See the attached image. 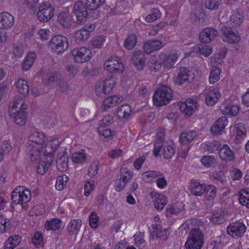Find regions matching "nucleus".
Here are the masks:
<instances>
[{
  "instance_id": "nucleus-1",
  "label": "nucleus",
  "mask_w": 249,
  "mask_h": 249,
  "mask_svg": "<svg viewBox=\"0 0 249 249\" xmlns=\"http://www.w3.org/2000/svg\"><path fill=\"white\" fill-rule=\"evenodd\" d=\"M47 140V137L42 132L35 131L30 134L26 144V152L31 160L37 163L41 161L43 145Z\"/></svg>"
},
{
  "instance_id": "nucleus-2",
  "label": "nucleus",
  "mask_w": 249,
  "mask_h": 249,
  "mask_svg": "<svg viewBox=\"0 0 249 249\" xmlns=\"http://www.w3.org/2000/svg\"><path fill=\"white\" fill-rule=\"evenodd\" d=\"M60 142L58 138L55 137H47V140L43 145V150L42 155L45 156L46 161H43L41 158V161L38 162L37 170L39 174L43 175L47 171L49 167L53 162L52 156L53 153L59 147Z\"/></svg>"
},
{
  "instance_id": "nucleus-3",
  "label": "nucleus",
  "mask_w": 249,
  "mask_h": 249,
  "mask_svg": "<svg viewBox=\"0 0 249 249\" xmlns=\"http://www.w3.org/2000/svg\"><path fill=\"white\" fill-rule=\"evenodd\" d=\"M27 106L22 98H16L9 109L10 117L16 124L22 126L27 120L26 109Z\"/></svg>"
},
{
  "instance_id": "nucleus-4",
  "label": "nucleus",
  "mask_w": 249,
  "mask_h": 249,
  "mask_svg": "<svg viewBox=\"0 0 249 249\" xmlns=\"http://www.w3.org/2000/svg\"><path fill=\"white\" fill-rule=\"evenodd\" d=\"M173 98V92L168 86L160 85L153 96V104L157 107L167 105Z\"/></svg>"
},
{
  "instance_id": "nucleus-5",
  "label": "nucleus",
  "mask_w": 249,
  "mask_h": 249,
  "mask_svg": "<svg viewBox=\"0 0 249 249\" xmlns=\"http://www.w3.org/2000/svg\"><path fill=\"white\" fill-rule=\"evenodd\" d=\"M163 157L166 159L171 158L175 153L174 143L171 140L162 142L161 140L155 142L153 153L155 157L159 155L161 148Z\"/></svg>"
},
{
  "instance_id": "nucleus-6",
  "label": "nucleus",
  "mask_w": 249,
  "mask_h": 249,
  "mask_svg": "<svg viewBox=\"0 0 249 249\" xmlns=\"http://www.w3.org/2000/svg\"><path fill=\"white\" fill-rule=\"evenodd\" d=\"M195 71L197 72L196 70L190 71L185 67L178 68L173 77L175 83L181 86L187 82L193 81L195 79Z\"/></svg>"
},
{
  "instance_id": "nucleus-7",
  "label": "nucleus",
  "mask_w": 249,
  "mask_h": 249,
  "mask_svg": "<svg viewBox=\"0 0 249 249\" xmlns=\"http://www.w3.org/2000/svg\"><path fill=\"white\" fill-rule=\"evenodd\" d=\"M11 197L14 204L23 205L30 201L31 193L30 190L24 186H19L12 191Z\"/></svg>"
},
{
  "instance_id": "nucleus-8",
  "label": "nucleus",
  "mask_w": 249,
  "mask_h": 249,
  "mask_svg": "<svg viewBox=\"0 0 249 249\" xmlns=\"http://www.w3.org/2000/svg\"><path fill=\"white\" fill-rule=\"evenodd\" d=\"M204 244V236L200 231H190L185 243L186 249H201Z\"/></svg>"
},
{
  "instance_id": "nucleus-9",
  "label": "nucleus",
  "mask_w": 249,
  "mask_h": 249,
  "mask_svg": "<svg viewBox=\"0 0 249 249\" xmlns=\"http://www.w3.org/2000/svg\"><path fill=\"white\" fill-rule=\"evenodd\" d=\"M180 52L178 50H174L167 54L164 52H161L159 54V58L162 62L163 68L166 71H168L175 67L180 55Z\"/></svg>"
},
{
  "instance_id": "nucleus-10",
  "label": "nucleus",
  "mask_w": 249,
  "mask_h": 249,
  "mask_svg": "<svg viewBox=\"0 0 249 249\" xmlns=\"http://www.w3.org/2000/svg\"><path fill=\"white\" fill-rule=\"evenodd\" d=\"M116 84L115 79L112 77H108L99 80L95 88V92L98 96L109 94Z\"/></svg>"
},
{
  "instance_id": "nucleus-11",
  "label": "nucleus",
  "mask_w": 249,
  "mask_h": 249,
  "mask_svg": "<svg viewBox=\"0 0 249 249\" xmlns=\"http://www.w3.org/2000/svg\"><path fill=\"white\" fill-rule=\"evenodd\" d=\"M104 69L110 73H122L124 71V67L121 59L117 56H111L104 64Z\"/></svg>"
},
{
  "instance_id": "nucleus-12",
  "label": "nucleus",
  "mask_w": 249,
  "mask_h": 249,
  "mask_svg": "<svg viewBox=\"0 0 249 249\" xmlns=\"http://www.w3.org/2000/svg\"><path fill=\"white\" fill-rule=\"evenodd\" d=\"M239 101L235 96H231L224 100V108L222 111L223 114L230 116H236L239 112Z\"/></svg>"
},
{
  "instance_id": "nucleus-13",
  "label": "nucleus",
  "mask_w": 249,
  "mask_h": 249,
  "mask_svg": "<svg viewBox=\"0 0 249 249\" xmlns=\"http://www.w3.org/2000/svg\"><path fill=\"white\" fill-rule=\"evenodd\" d=\"M71 54L76 63H85L89 61L92 56L91 51L85 47L75 48L71 51Z\"/></svg>"
},
{
  "instance_id": "nucleus-14",
  "label": "nucleus",
  "mask_w": 249,
  "mask_h": 249,
  "mask_svg": "<svg viewBox=\"0 0 249 249\" xmlns=\"http://www.w3.org/2000/svg\"><path fill=\"white\" fill-rule=\"evenodd\" d=\"M50 45L51 49L57 53H63L68 47L67 38L62 36H56L52 38Z\"/></svg>"
},
{
  "instance_id": "nucleus-15",
  "label": "nucleus",
  "mask_w": 249,
  "mask_h": 249,
  "mask_svg": "<svg viewBox=\"0 0 249 249\" xmlns=\"http://www.w3.org/2000/svg\"><path fill=\"white\" fill-rule=\"evenodd\" d=\"M202 94L204 97L205 103L209 106L214 105L221 96L219 89L213 87L206 88Z\"/></svg>"
},
{
  "instance_id": "nucleus-16",
  "label": "nucleus",
  "mask_w": 249,
  "mask_h": 249,
  "mask_svg": "<svg viewBox=\"0 0 249 249\" xmlns=\"http://www.w3.org/2000/svg\"><path fill=\"white\" fill-rule=\"evenodd\" d=\"M54 9L49 3H43L39 7L37 13L38 19L41 22H47L50 20L53 16Z\"/></svg>"
},
{
  "instance_id": "nucleus-17",
  "label": "nucleus",
  "mask_w": 249,
  "mask_h": 249,
  "mask_svg": "<svg viewBox=\"0 0 249 249\" xmlns=\"http://www.w3.org/2000/svg\"><path fill=\"white\" fill-rule=\"evenodd\" d=\"M222 39L226 43L229 44H236L238 43L241 37L237 32L228 27H224L221 29Z\"/></svg>"
},
{
  "instance_id": "nucleus-18",
  "label": "nucleus",
  "mask_w": 249,
  "mask_h": 249,
  "mask_svg": "<svg viewBox=\"0 0 249 249\" xmlns=\"http://www.w3.org/2000/svg\"><path fill=\"white\" fill-rule=\"evenodd\" d=\"M247 228L242 223L237 222L230 224L227 228V233L233 238L242 236L246 231Z\"/></svg>"
},
{
  "instance_id": "nucleus-19",
  "label": "nucleus",
  "mask_w": 249,
  "mask_h": 249,
  "mask_svg": "<svg viewBox=\"0 0 249 249\" xmlns=\"http://www.w3.org/2000/svg\"><path fill=\"white\" fill-rule=\"evenodd\" d=\"M180 111L185 116L190 117L195 112L196 106L197 102L195 100L191 99L186 100L184 102L178 103Z\"/></svg>"
},
{
  "instance_id": "nucleus-20",
  "label": "nucleus",
  "mask_w": 249,
  "mask_h": 249,
  "mask_svg": "<svg viewBox=\"0 0 249 249\" xmlns=\"http://www.w3.org/2000/svg\"><path fill=\"white\" fill-rule=\"evenodd\" d=\"M219 156L222 161L227 162L233 161L235 159L234 152L227 144H224L220 147L219 150Z\"/></svg>"
},
{
  "instance_id": "nucleus-21",
  "label": "nucleus",
  "mask_w": 249,
  "mask_h": 249,
  "mask_svg": "<svg viewBox=\"0 0 249 249\" xmlns=\"http://www.w3.org/2000/svg\"><path fill=\"white\" fill-rule=\"evenodd\" d=\"M164 46L161 41L157 39H151L146 41L143 45V51L147 54H150L155 51H158Z\"/></svg>"
},
{
  "instance_id": "nucleus-22",
  "label": "nucleus",
  "mask_w": 249,
  "mask_h": 249,
  "mask_svg": "<svg viewBox=\"0 0 249 249\" xmlns=\"http://www.w3.org/2000/svg\"><path fill=\"white\" fill-rule=\"evenodd\" d=\"M228 120L225 117L218 118L212 125L211 128V132L213 135H221L225 128L228 125Z\"/></svg>"
},
{
  "instance_id": "nucleus-23",
  "label": "nucleus",
  "mask_w": 249,
  "mask_h": 249,
  "mask_svg": "<svg viewBox=\"0 0 249 249\" xmlns=\"http://www.w3.org/2000/svg\"><path fill=\"white\" fill-rule=\"evenodd\" d=\"M150 195L154 201V207L157 210H162L167 204V199L164 195L155 192H151Z\"/></svg>"
},
{
  "instance_id": "nucleus-24",
  "label": "nucleus",
  "mask_w": 249,
  "mask_h": 249,
  "mask_svg": "<svg viewBox=\"0 0 249 249\" xmlns=\"http://www.w3.org/2000/svg\"><path fill=\"white\" fill-rule=\"evenodd\" d=\"M131 61L138 70H142L144 68L145 64V55L142 51H136L132 56Z\"/></svg>"
},
{
  "instance_id": "nucleus-25",
  "label": "nucleus",
  "mask_w": 249,
  "mask_h": 249,
  "mask_svg": "<svg viewBox=\"0 0 249 249\" xmlns=\"http://www.w3.org/2000/svg\"><path fill=\"white\" fill-rule=\"evenodd\" d=\"M184 230H190V231H200L203 227V223L201 221L196 218H191L186 220L182 224Z\"/></svg>"
},
{
  "instance_id": "nucleus-26",
  "label": "nucleus",
  "mask_w": 249,
  "mask_h": 249,
  "mask_svg": "<svg viewBox=\"0 0 249 249\" xmlns=\"http://www.w3.org/2000/svg\"><path fill=\"white\" fill-rule=\"evenodd\" d=\"M14 22V17L10 13L4 12L0 14V27L2 29H10Z\"/></svg>"
},
{
  "instance_id": "nucleus-27",
  "label": "nucleus",
  "mask_w": 249,
  "mask_h": 249,
  "mask_svg": "<svg viewBox=\"0 0 249 249\" xmlns=\"http://www.w3.org/2000/svg\"><path fill=\"white\" fill-rule=\"evenodd\" d=\"M73 12L79 22H84L87 16V11L84 3L77 1L73 6Z\"/></svg>"
},
{
  "instance_id": "nucleus-28",
  "label": "nucleus",
  "mask_w": 249,
  "mask_h": 249,
  "mask_svg": "<svg viewBox=\"0 0 249 249\" xmlns=\"http://www.w3.org/2000/svg\"><path fill=\"white\" fill-rule=\"evenodd\" d=\"M124 100L121 96L112 95L105 98L102 103V107L104 110H107L110 108L116 106Z\"/></svg>"
},
{
  "instance_id": "nucleus-29",
  "label": "nucleus",
  "mask_w": 249,
  "mask_h": 249,
  "mask_svg": "<svg viewBox=\"0 0 249 249\" xmlns=\"http://www.w3.org/2000/svg\"><path fill=\"white\" fill-rule=\"evenodd\" d=\"M217 35V32L211 28H207L202 30L199 35V39L201 42L209 43Z\"/></svg>"
},
{
  "instance_id": "nucleus-30",
  "label": "nucleus",
  "mask_w": 249,
  "mask_h": 249,
  "mask_svg": "<svg viewBox=\"0 0 249 249\" xmlns=\"http://www.w3.org/2000/svg\"><path fill=\"white\" fill-rule=\"evenodd\" d=\"M132 113L131 107L128 104H124L117 108L116 115L120 120L128 119Z\"/></svg>"
},
{
  "instance_id": "nucleus-31",
  "label": "nucleus",
  "mask_w": 249,
  "mask_h": 249,
  "mask_svg": "<svg viewBox=\"0 0 249 249\" xmlns=\"http://www.w3.org/2000/svg\"><path fill=\"white\" fill-rule=\"evenodd\" d=\"M188 189L192 195L195 196H201L206 191V187L204 184L194 180L190 182Z\"/></svg>"
},
{
  "instance_id": "nucleus-32",
  "label": "nucleus",
  "mask_w": 249,
  "mask_h": 249,
  "mask_svg": "<svg viewBox=\"0 0 249 249\" xmlns=\"http://www.w3.org/2000/svg\"><path fill=\"white\" fill-rule=\"evenodd\" d=\"M233 128L235 134V141L237 143H240L246 137V128L242 123L235 124Z\"/></svg>"
},
{
  "instance_id": "nucleus-33",
  "label": "nucleus",
  "mask_w": 249,
  "mask_h": 249,
  "mask_svg": "<svg viewBox=\"0 0 249 249\" xmlns=\"http://www.w3.org/2000/svg\"><path fill=\"white\" fill-rule=\"evenodd\" d=\"M15 86L18 92L23 97H25L28 95L29 87L25 79L22 78L18 79L15 83Z\"/></svg>"
},
{
  "instance_id": "nucleus-34",
  "label": "nucleus",
  "mask_w": 249,
  "mask_h": 249,
  "mask_svg": "<svg viewBox=\"0 0 249 249\" xmlns=\"http://www.w3.org/2000/svg\"><path fill=\"white\" fill-rule=\"evenodd\" d=\"M67 152L65 149L59 153L56 160L58 169L61 172H64L68 168Z\"/></svg>"
},
{
  "instance_id": "nucleus-35",
  "label": "nucleus",
  "mask_w": 249,
  "mask_h": 249,
  "mask_svg": "<svg viewBox=\"0 0 249 249\" xmlns=\"http://www.w3.org/2000/svg\"><path fill=\"white\" fill-rule=\"evenodd\" d=\"M82 226V221L80 219H73L68 224L67 229L69 233L71 235L76 236L80 231Z\"/></svg>"
},
{
  "instance_id": "nucleus-36",
  "label": "nucleus",
  "mask_w": 249,
  "mask_h": 249,
  "mask_svg": "<svg viewBox=\"0 0 249 249\" xmlns=\"http://www.w3.org/2000/svg\"><path fill=\"white\" fill-rule=\"evenodd\" d=\"M244 19V16L242 11H233L230 19V24L233 27L238 26L242 23Z\"/></svg>"
},
{
  "instance_id": "nucleus-37",
  "label": "nucleus",
  "mask_w": 249,
  "mask_h": 249,
  "mask_svg": "<svg viewBox=\"0 0 249 249\" xmlns=\"http://www.w3.org/2000/svg\"><path fill=\"white\" fill-rule=\"evenodd\" d=\"M36 57V55L34 52H29L22 61V69L24 71L29 70L34 64Z\"/></svg>"
},
{
  "instance_id": "nucleus-38",
  "label": "nucleus",
  "mask_w": 249,
  "mask_h": 249,
  "mask_svg": "<svg viewBox=\"0 0 249 249\" xmlns=\"http://www.w3.org/2000/svg\"><path fill=\"white\" fill-rule=\"evenodd\" d=\"M197 136L196 131L190 130L185 131L180 134L179 142L183 144L190 143Z\"/></svg>"
},
{
  "instance_id": "nucleus-39",
  "label": "nucleus",
  "mask_w": 249,
  "mask_h": 249,
  "mask_svg": "<svg viewBox=\"0 0 249 249\" xmlns=\"http://www.w3.org/2000/svg\"><path fill=\"white\" fill-rule=\"evenodd\" d=\"M201 146L206 151L210 153H213L217 150H219L221 144L219 142L213 140L212 141H206L202 143Z\"/></svg>"
},
{
  "instance_id": "nucleus-40",
  "label": "nucleus",
  "mask_w": 249,
  "mask_h": 249,
  "mask_svg": "<svg viewBox=\"0 0 249 249\" xmlns=\"http://www.w3.org/2000/svg\"><path fill=\"white\" fill-rule=\"evenodd\" d=\"M57 20L60 24L66 28L70 27L72 23L71 17L68 12L60 13L58 16Z\"/></svg>"
},
{
  "instance_id": "nucleus-41",
  "label": "nucleus",
  "mask_w": 249,
  "mask_h": 249,
  "mask_svg": "<svg viewBox=\"0 0 249 249\" xmlns=\"http://www.w3.org/2000/svg\"><path fill=\"white\" fill-rule=\"evenodd\" d=\"M221 72L222 70L217 66L213 67L210 72L209 76V83L213 85L217 83L220 79Z\"/></svg>"
},
{
  "instance_id": "nucleus-42",
  "label": "nucleus",
  "mask_w": 249,
  "mask_h": 249,
  "mask_svg": "<svg viewBox=\"0 0 249 249\" xmlns=\"http://www.w3.org/2000/svg\"><path fill=\"white\" fill-rule=\"evenodd\" d=\"M21 241V237L13 235L9 237L4 244V249H14Z\"/></svg>"
},
{
  "instance_id": "nucleus-43",
  "label": "nucleus",
  "mask_w": 249,
  "mask_h": 249,
  "mask_svg": "<svg viewBox=\"0 0 249 249\" xmlns=\"http://www.w3.org/2000/svg\"><path fill=\"white\" fill-rule=\"evenodd\" d=\"M62 225V221L58 218H52L46 221L45 228L47 230L55 231L59 229Z\"/></svg>"
},
{
  "instance_id": "nucleus-44",
  "label": "nucleus",
  "mask_w": 249,
  "mask_h": 249,
  "mask_svg": "<svg viewBox=\"0 0 249 249\" xmlns=\"http://www.w3.org/2000/svg\"><path fill=\"white\" fill-rule=\"evenodd\" d=\"M202 165L206 168L214 167L217 163L216 158L213 155L204 156L201 159Z\"/></svg>"
},
{
  "instance_id": "nucleus-45",
  "label": "nucleus",
  "mask_w": 249,
  "mask_h": 249,
  "mask_svg": "<svg viewBox=\"0 0 249 249\" xmlns=\"http://www.w3.org/2000/svg\"><path fill=\"white\" fill-rule=\"evenodd\" d=\"M184 209V205L182 202H177L173 205L169 206L166 210L168 214H178Z\"/></svg>"
},
{
  "instance_id": "nucleus-46",
  "label": "nucleus",
  "mask_w": 249,
  "mask_h": 249,
  "mask_svg": "<svg viewBox=\"0 0 249 249\" xmlns=\"http://www.w3.org/2000/svg\"><path fill=\"white\" fill-rule=\"evenodd\" d=\"M238 195L240 204L249 208V189H242Z\"/></svg>"
},
{
  "instance_id": "nucleus-47",
  "label": "nucleus",
  "mask_w": 249,
  "mask_h": 249,
  "mask_svg": "<svg viewBox=\"0 0 249 249\" xmlns=\"http://www.w3.org/2000/svg\"><path fill=\"white\" fill-rule=\"evenodd\" d=\"M106 37L104 36H99L93 37L90 41V45L92 48L100 49L106 41Z\"/></svg>"
},
{
  "instance_id": "nucleus-48",
  "label": "nucleus",
  "mask_w": 249,
  "mask_h": 249,
  "mask_svg": "<svg viewBox=\"0 0 249 249\" xmlns=\"http://www.w3.org/2000/svg\"><path fill=\"white\" fill-rule=\"evenodd\" d=\"M87 160V155L84 150L75 152L72 154V161L76 163H84Z\"/></svg>"
},
{
  "instance_id": "nucleus-49",
  "label": "nucleus",
  "mask_w": 249,
  "mask_h": 249,
  "mask_svg": "<svg viewBox=\"0 0 249 249\" xmlns=\"http://www.w3.org/2000/svg\"><path fill=\"white\" fill-rule=\"evenodd\" d=\"M98 132L99 134L106 141L112 139L114 135V132L108 127L99 126Z\"/></svg>"
},
{
  "instance_id": "nucleus-50",
  "label": "nucleus",
  "mask_w": 249,
  "mask_h": 249,
  "mask_svg": "<svg viewBox=\"0 0 249 249\" xmlns=\"http://www.w3.org/2000/svg\"><path fill=\"white\" fill-rule=\"evenodd\" d=\"M89 36V31L86 28H82L77 31L74 35L75 38L77 41L85 40Z\"/></svg>"
},
{
  "instance_id": "nucleus-51",
  "label": "nucleus",
  "mask_w": 249,
  "mask_h": 249,
  "mask_svg": "<svg viewBox=\"0 0 249 249\" xmlns=\"http://www.w3.org/2000/svg\"><path fill=\"white\" fill-rule=\"evenodd\" d=\"M69 180V177L66 175L58 176L55 183L56 189L60 191L63 190L66 187Z\"/></svg>"
},
{
  "instance_id": "nucleus-52",
  "label": "nucleus",
  "mask_w": 249,
  "mask_h": 249,
  "mask_svg": "<svg viewBox=\"0 0 249 249\" xmlns=\"http://www.w3.org/2000/svg\"><path fill=\"white\" fill-rule=\"evenodd\" d=\"M137 43V36L134 34L129 35L124 43V47L128 50L133 49Z\"/></svg>"
},
{
  "instance_id": "nucleus-53",
  "label": "nucleus",
  "mask_w": 249,
  "mask_h": 249,
  "mask_svg": "<svg viewBox=\"0 0 249 249\" xmlns=\"http://www.w3.org/2000/svg\"><path fill=\"white\" fill-rule=\"evenodd\" d=\"M106 0H86V5L88 9L91 10L97 9L103 5Z\"/></svg>"
},
{
  "instance_id": "nucleus-54",
  "label": "nucleus",
  "mask_w": 249,
  "mask_h": 249,
  "mask_svg": "<svg viewBox=\"0 0 249 249\" xmlns=\"http://www.w3.org/2000/svg\"><path fill=\"white\" fill-rule=\"evenodd\" d=\"M221 4V0H205L204 1L205 8L210 10L218 9Z\"/></svg>"
},
{
  "instance_id": "nucleus-55",
  "label": "nucleus",
  "mask_w": 249,
  "mask_h": 249,
  "mask_svg": "<svg viewBox=\"0 0 249 249\" xmlns=\"http://www.w3.org/2000/svg\"><path fill=\"white\" fill-rule=\"evenodd\" d=\"M133 174L127 168H122L120 170V178L126 183H128L132 178Z\"/></svg>"
},
{
  "instance_id": "nucleus-56",
  "label": "nucleus",
  "mask_w": 249,
  "mask_h": 249,
  "mask_svg": "<svg viewBox=\"0 0 249 249\" xmlns=\"http://www.w3.org/2000/svg\"><path fill=\"white\" fill-rule=\"evenodd\" d=\"M153 235H155L158 238H162L165 239L167 237V231L163 229L160 225H155L154 226Z\"/></svg>"
},
{
  "instance_id": "nucleus-57",
  "label": "nucleus",
  "mask_w": 249,
  "mask_h": 249,
  "mask_svg": "<svg viewBox=\"0 0 249 249\" xmlns=\"http://www.w3.org/2000/svg\"><path fill=\"white\" fill-rule=\"evenodd\" d=\"M159 172L149 171L144 172L142 174V179L145 182H151L156 179Z\"/></svg>"
},
{
  "instance_id": "nucleus-58",
  "label": "nucleus",
  "mask_w": 249,
  "mask_h": 249,
  "mask_svg": "<svg viewBox=\"0 0 249 249\" xmlns=\"http://www.w3.org/2000/svg\"><path fill=\"white\" fill-rule=\"evenodd\" d=\"M160 17V11L157 9H154L152 10L151 14H148L145 17V19L148 22L154 21Z\"/></svg>"
},
{
  "instance_id": "nucleus-59",
  "label": "nucleus",
  "mask_w": 249,
  "mask_h": 249,
  "mask_svg": "<svg viewBox=\"0 0 249 249\" xmlns=\"http://www.w3.org/2000/svg\"><path fill=\"white\" fill-rule=\"evenodd\" d=\"M210 220L213 224H220L224 222L225 218L221 213L216 212L213 214Z\"/></svg>"
},
{
  "instance_id": "nucleus-60",
  "label": "nucleus",
  "mask_w": 249,
  "mask_h": 249,
  "mask_svg": "<svg viewBox=\"0 0 249 249\" xmlns=\"http://www.w3.org/2000/svg\"><path fill=\"white\" fill-rule=\"evenodd\" d=\"M45 212V206L43 204H41L35 206L30 211L29 213L31 215H39L44 214Z\"/></svg>"
},
{
  "instance_id": "nucleus-61",
  "label": "nucleus",
  "mask_w": 249,
  "mask_h": 249,
  "mask_svg": "<svg viewBox=\"0 0 249 249\" xmlns=\"http://www.w3.org/2000/svg\"><path fill=\"white\" fill-rule=\"evenodd\" d=\"M50 31L47 29H40L37 32L38 38L42 41L47 40L50 36Z\"/></svg>"
},
{
  "instance_id": "nucleus-62",
  "label": "nucleus",
  "mask_w": 249,
  "mask_h": 249,
  "mask_svg": "<svg viewBox=\"0 0 249 249\" xmlns=\"http://www.w3.org/2000/svg\"><path fill=\"white\" fill-rule=\"evenodd\" d=\"M161 64H162V62L159 57L158 59L155 57H152L148 62V66L153 68L156 71L160 68Z\"/></svg>"
},
{
  "instance_id": "nucleus-63",
  "label": "nucleus",
  "mask_w": 249,
  "mask_h": 249,
  "mask_svg": "<svg viewBox=\"0 0 249 249\" xmlns=\"http://www.w3.org/2000/svg\"><path fill=\"white\" fill-rule=\"evenodd\" d=\"M156 179L157 186L160 189H163L167 185V182L164 176L160 172Z\"/></svg>"
},
{
  "instance_id": "nucleus-64",
  "label": "nucleus",
  "mask_w": 249,
  "mask_h": 249,
  "mask_svg": "<svg viewBox=\"0 0 249 249\" xmlns=\"http://www.w3.org/2000/svg\"><path fill=\"white\" fill-rule=\"evenodd\" d=\"M206 198L208 200H211L213 199L216 196V190L214 186L213 185H209L207 189L206 188Z\"/></svg>"
}]
</instances>
